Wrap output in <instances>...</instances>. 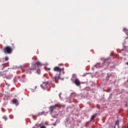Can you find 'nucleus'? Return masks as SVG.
I'll list each match as a JSON object with an SVG mask.
<instances>
[{"instance_id": "23", "label": "nucleus", "mask_w": 128, "mask_h": 128, "mask_svg": "<svg viewBox=\"0 0 128 128\" xmlns=\"http://www.w3.org/2000/svg\"><path fill=\"white\" fill-rule=\"evenodd\" d=\"M0 128H2V125H0Z\"/></svg>"}, {"instance_id": "20", "label": "nucleus", "mask_w": 128, "mask_h": 128, "mask_svg": "<svg viewBox=\"0 0 128 128\" xmlns=\"http://www.w3.org/2000/svg\"><path fill=\"white\" fill-rule=\"evenodd\" d=\"M88 74V73H86V74H84V75L82 76H86V74Z\"/></svg>"}, {"instance_id": "3", "label": "nucleus", "mask_w": 128, "mask_h": 128, "mask_svg": "<svg viewBox=\"0 0 128 128\" xmlns=\"http://www.w3.org/2000/svg\"><path fill=\"white\" fill-rule=\"evenodd\" d=\"M60 74L53 77L52 78V81L54 82L56 84H58V80H60Z\"/></svg>"}, {"instance_id": "11", "label": "nucleus", "mask_w": 128, "mask_h": 128, "mask_svg": "<svg viewBox=\"0 0 128 128\" xmlns=\"http://www.w3.org/2000/svg\"><path fill=\"white\" fill-rule=\"evenodd\" d=\"M45 112L44 111L38 113V116H42V114H44Z\"/></svg>"}, {"instance_id": "22", "label": "nucleus", "mask_w": 128, "mask_h": 128, "mask_svg": "<svg viewBox=\"0 0 128 128\" xmlns=\"http://www.w3.org/2000/svg\"><path fill=\"white\" fill-rule=\"evenodd\" d=\"M48 70H50V68H48Z\"/></svg>"}, {"instance_id": "9", "label": "nucleus", "mask_w": 128, "mask_h": 128, "mask_svg": "<svg viewBox=\"0 0 128 128\" xmlns=\"http://www.w3.org/2000/svg\"><path fill=\"white\" fill-rule=\"evenodd\" d=\"M36 64V66H42V64L40 62H37Z\"/></svg>"}, {"instance_id": "12", "label": "nucleus", "mask_w": 128, "mask_h": 128, "mask_svg": "<svg viewBox=\"0 0 128 128\" xmlns=\"http://www.w3.org/2000/svg\"><path fill=\"white\" fill-rule=\"evenodd\" d=\"M18 102V100L16 99H14L13 100V103L14 104H16Z\"/></svg>"}, {"instance_id": "8", "label": "nucleus", "mask_w": 128, "mask_h": 128, "mask_svg": "<svg viewBox=\"0 0 128 128\" xmlns=\"http://www.w3.org/2000/svg\"><path fill=\"white\" fill-rule=\"evenodd\" d=\"M32 68H29L26 70V72H27V74H32Z\"/></svg>"}, {"instance_id": "1", "label": "nucleus", "mask_w": 128, "mask_h": 128, "mask_svg": "<svg viewBox=\"0 0 128 128\" xmlns=\"http://www.w3.org/2000/svg\"><path fill=\"white\" fill-rule=\"evenodd\" d=\"M12 48L10 46H6L3 49V52L5 54H10L12 52Z\"/></svg>"}, {"instance_id": "17", "label": "nucleus", "mask_w": 128, "mask_h": 128, "mask_svg": "<svg viewBox=\"0 0 128 128\" xmlns=\"http://www.w3.org/2000/svg\"><path fill=\"white\" fill-rule=\"evenodd\" d=\"M3 118L4 120H8V118H6V116H3Z\"/></svg>"}, {"instance_id": "2", "label": "nucleus", "mask_w": 128, "mask_h": 128, "mask_svg": "<svg viewBox=\"0 0 128 128\" xmlns=\"http://www.w3.org/2000/svg\"><path fill=\"white\" fill-rule=\"evenodd\" d=\"M58 106H60V105H58V104H56L55 105L50 106L49 108V110L50 114H52L56 108H58Z\"/></svg>"}, {"instance_id": "16", "label": "nucleus", "mask_w": 128, "mask_h": 128, "mask_svg": "<svg viewBox=\"0 0 128 128\" xmlns=\"http://www.w3.org/2000/svg\"><path fill=\"white\" fill-rule=\"evenodd\" d=\"M5 60L6 62H7V60H8V56L5 57Z\"/></svg>"}, {"instance_id": "13", "label": "nucleus", "mask_w": 128, "mask_h": 128, "mask_svg": "<svg viewBox=\"0 0 128 128\" xmlns=\"http://www.w3.org/2000/svg\"><path fill=\"white\" fill-rule=\"evenodd\" d=\"M118 124H120V122H119L118 120L116 122L115 126H118Z\"/></svg>"}, {"instance_id": "18", "label": "nucleus", "mask_w": 128, "mask_h": 128, "mask_svg": "<svg viewBox=\"0 0 128 128\" xmlns=\"http://www.w3.org/2000/svg\"><path fill=\"white\" fill-rule=\"evenodd\" d=\"M40 128H46V126H42L40 127Z\"/></svg>"}, {"instance_id": "10", "label": "nucleus", "mask_w": 128, "mask_h": 128, "mask_svg": "<svg viewBox=\"0 0 128 128\" xmlns=\"http://www.w3.org/2000/svg\"><path fill=\"white\" fill-rule=\"evenodd\" d=\"M96 114L92 115V117H91L90 120H94V119L96 118Z\"/></svg>"}, {"instance_id": "15", "label": "nucleus", "mask_w": 128, "mask_h": 128, "mask_svg": "<svg viewBox=\"0 0 128 128\" xmlns=\"http://www.w3.org/2000/svg\"><path fill=\"white\" fill-rule=\"evenodd\" d=\"M33 128H38V124H36L34 126H33Z\"/></svg>"}, {"instance_id": "24", "label": "nucleus", "mask_w": 128, "mask_h": 128, "mask_svg": "<svg viewBox=\"0 0 128 128\" xmlns=\"http://www.w3.org/2000/svg\"><path fill=\"white\" fill-rule=\"evenodd\" d=\"M126 64H127V66H128V62H127L126 63Z\"/></svg>"}, {"instance_id": "4", "label": "nucleus", "mask_w": 128, "mask_h": 128, "mask_svg": "<svg viewBox=\"0 0 128 128\" xmlns=\"http://www.w3.org/2000/svg\"><path fill=\"white\" fill-rule=\"evenodd\" d=\"M50 86V84H48L46 82H43L42 84H41V87L43 90H46L47 88H48Z\"/></svg>"}, {"instance_id": "21", "label": "nucleus", "mask_w": 128, "mask_h": 128, "mask_svg": "<svg viewBox=\"0 0 128 128\" xmlns=\"http://www.w3.org/2000/svg\"><path fill=\"white\" fill-rule=\"evenodd\" d=\"M3 74H6V72H3V74H2V76Z\"/></svg>"}, {"instance_id": "6", "label": "nucleus", "mask_w": 128, "mask_h": 128, "mask_svg": "<svg viewBox=\"0 0 128 128\" xmlns=\"http://www.w3.org/2000/svg\"><path fill=\"white\" fill-rule=\"evenodd\" d=\"M75 84H76V86H80V80H78V79L76 78L75 80Z\"/></svg>"}, {"instance_id": "19", "label": "nucleus", "mask_w": 128, "mask_h": 128, "mask_svg": "<svg viewBox=\"0 0 128 128\" xmlns=\"http://www.w3.org/2000/svg\"><path fill=\"white\" fill-rule=\"evenodd\" d=\"M124 32H126V28H124Z\"/></svg>"}, {"instance_id": "5", "label": "nucleus", "mask_w": 128, "mask_h": 128, "mask_svg": "<svg viewBox=\"0 0 128 128\" xmlns=\"http://www.w3.org/2000/svg\"><path fill=\"white\" fill-rule=\"evenodd\" d=\"M54 72H62V68H60L58 66H56L54 68Z\"/></svg>"}, {"instance_id": "25", "label": "nucleus", "mask_w": 128, "mask_h": 128, "mask_svg": "<svg viewBox=\"0 0 128 128\" xmlns=\"http://www.w3.org/2000/svg\"><path fill=\"white\" fill-rule=\"evenodd\" d=\"M60 94H59V96H60Z\"/></svg>"}, {"instance_id": "14", "label": "nucleus", "mask_w": 128, "mask_h": 128, "mask_svg": "<svg viewBox=\"0 0 128 128\" xmlns=\"http://www.w3.org/2000/svg\"><path fill=\"white\" fill-rule=\"evenodd\" d=\"M110 90H112V88H108V89L106 90L107 92H110Z\"/></svg>"}, {"instance_id": "26", "label": "nucleus", "mask_w": 128, "mask_h": 128, "mask_svg": "<svg viewBox=\"0 0 128 128\" xmlns=\"http://www.w3.org/2000/svg\"><path fill=\"white\" fill-rule=\"evenodd\" d=\"M114 128H116V126H114Z\"/></svg>"}, {"instance_id": "7", "label": "nucleus", "mask_w": 128, "mask_h": 128, "mask_svg": "<svg viewBox=\"0 0 128 128\" xmlns=\"http://www.w3.org/2000/svg\"><path fill=\"white\" fill-rule=\"evenodd\" d=\"M32 70H36V63L32 64Z\"/></svg>"}]
</instances>
